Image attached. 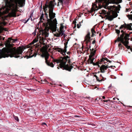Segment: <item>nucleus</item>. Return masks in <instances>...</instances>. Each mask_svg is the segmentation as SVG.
Returning <instances> with one entry per match:
<instances>
[{"label": "nucleus", "instance_id": "ddd939ff", "mask_svg": "<svg viewBox=\"0 0 132 132\" xmlns=\"http://www.w3.org/2000/svg\"><path fill=\"white\" fill-rule=\"evenodd\" d=\"M110 67H108V65H102L100 67V70L101 72L104 73L105 72V71L107 69L110 68Z\"/></svg>", "mask_w": 132, "mask_h": 132}, {"label": "nucleus", "instance_id": "4be33fe9", "mask_svg": "<svg viewBox=\"0 0 132 132\" xmlns=\"http://www.w3.org/2000/svg\"><path fill=\"white\" fill-rule=\"evenodd\" d=\"M44 14L43 13H42L41 16L40 17V18L39 19H40V21H41L42 20V19L44 20V19H43V17H44Z\"/></svg>", "mask_w": 132, "mask_h": 132}, {"label": "nucleus", "instance_id": "e433bc0d", "mask_svg": "<svg viewBox=\"0 0 132 132\" xmlns=\"http://www.w3.org/2000/svg\"><path fill=\"white\" fill-rule=\"evenodd\" d=\"M126 12H128V11H129V9H128L127 8L126 9Z\"/></svg>", "mask_w": 132, "mask_h": 132}, {"label": "nucleus", "instance_id": "052dcab7", "mask_svg": "<svg viewBox=\"0 0 132 132\" xmlns=\"http://www.w3.org/2000/svg\"><path fill=\"white\" fill-rule=\"evenodd\" d=\"M104 63L105 64L106 63V62H104Z\"/></svg>", "mask_w": 132, "mask_h": 132}, {"label": "nucleus", "instance_id": "79ce46f5", "mask_svg": "<svg viewBox=\"0 0 132 132\" xmlns=\"http://www.w3.org/2000/svg\"><path fill=\"white\" fill-rule=\"evenodd\" d=\"M110 101V100H106V102H108V101Z\"/></svg>", "mask_w": 132, "mask_h": 132}, {"label": "nucleus", "instance_id": "2f4dec72", "mask_svg": "<svg viewBox=\"0 0 132 132\" xmlns=\"http://www.w3.org/2000/svg\"><path fill=\"white\" fill-rule=\"evenodd\" d=\"M123 28H124V24L121 25V26L119 27V29H121Z\"/></svg>", "mask_w": 132, "mask_h": 132}, {"label": "nucleus", "instance_id": "20e7f679", "mask_svg": "<svg viewBox=\"0 0 132 132\" xmlns=\"http://www.w3.org/2000/svg\"><path fill=\"white\" fill-rule=\"evenodd\" d=\"M50 57L53 59V62H56L57 63H60V67L61 68H63L65 69L70 71L73 66L71 63L70 57L68 55L61 57L60 59H54L52 55Z\"/></svg>", "mask_w": 132, "mask_h": 132}, {"label": "nucleus", "instance_id": "69168bd1", "mask_svg": "<svg viewBox=\"0 0 132 132\" xmlns=\"http://www.w3.org/2000/svg\"><path fill=\"white\" fill-rule=\"evenodd\" d=\"M1 8L0 9V11H1Z\"/></svg>", "mask_w": 132, "mask_h": 132}, {"label": "nucleus", "instance_id": "58836bf2", "mask_svg": "<svg viewBox=\"0 0 132 132\" xmlns=\"http://www.w3.org/2000/svg\"><path fill=\"white\" fill-rule=\"evenodd\" d=\"M37 29L36 28H35V29L34 32H35V33H36L37 32Z\"/></svg>", "mask_w": 132, "mask_h": 132}, {"label": "nucleus", "instance_id": "9d476101", "mask_svg": "<svg viewBox=\"0 0 132 132\" xmlns=\"http://www.w3.org/2000/svg\"><path fill=\"white\" fill-rule=\"evenodd\" d=\"M49 54L48 53H47L44 55V56L45 57V62L48 65L52 67H53L54 65L53 63L52 62H50V61H48L47 60L49 58Z\"/></svg>", "mask_w": 132, "mask_h": 132}, {"label": "nucleus", "instance_id": "6e6552de", "mask_svg": "<svg viewBox=\"0 0 132 132\" xmlns=\"http://www.w3.org/2000/svg\"><path fill=\"white\" fill-rule=\"evenodd\" d=\"M95 51L93 49L91 52L89 56V58L87 61L88 64H93L94 65V63L93 62V60L95 59L93 57V56L95 55Z\"/></svg>", "mask_w": 132, "mask_h": 132}, {"label": "nucleus", "instance_id": "3c124183", "mask_svg": "<svg viewBox=\"0 0 132 132\" xmlns=\"http://www.w3.org/2000/svg\"><path fill=\"white\" fill-rule=\"evenodd\" d=\"M113 102H114V101H111V102H112L113 103Z\"/></svg>", "mask_w": 132, "mask_h": 132}, {"label": "nucleus", "instance_id": "cd10ccee", "mask_svg": "<svg viewBox=\"0 0 132 132\" xmlns=\"http://www.w3.org/2000/svg\"><path fill=\"white\" fill-rule=\"evenodd\" d=\"M32 14H30V16L29 19H30L31 21H33V20H32Z\"/></svg>", "mask_w": 132, "mask_h": 132}, {"label": "nucleus", "instance_id": "a18cd8bd", "mask_svg": "<svg viewBox=\"0 0 132 132\" xmlns=\"http://www.w3.org/2000/svg\"><path fill=\"white\" fill-rule=\"evenodd\" d=\"M102 98H103L104 99L105 98V97L104 96H103Z\"/></svg>", "mask_w": 132, "mask_h": 132}, {"label": "nucleus", "instance_id": "6e6d98bb", "mask_svg": "<svg viewBox=\"0 0 132 132\" xmlns=\"http://www.w3.org/2000/svg\"><path fill=\"white\" fill-rule=\"evenodd\" d=\"M51 84H52H52H53V83H51Z\"/></svg>", "mask_w": 132, "mask_h": 132}, {"label": "nucleus", "instance_id": "c756f323", "mask_svg": "<svg viewBox=\"0 0 132 132\" xmlns=\"http://www.w3.org/2000/svg\"><path fill=\"white\" fill-rule=\"evenodd\" d=\"M88 125H91L92 126V127H93L94 128H95V125L94 123H90Z\"/></svg>", "mask_w": 132, "mask_h": 132}, {"label": "nucleus", "instance_id": "bb28decb", "mask_svg": "<svg viewBox=\"0 0 132 132\" xmlns=\"http://www.w3.org/2000/svg\"><path fill=\"white\" fill-rule=\"evenodd\" d=\"M127 16L129 18V19L132 20V14L128 15Z\"/></svg>", "mask_w": 132, "mask_h": 132}, {"label": "nucleus", "instance_id": "423d86ee", "mask_svg": "<svg viewBox=\"0 0 132 132\" xmlns=\"http://www.w3.org/2000/svg\"><path fill=\"white\" fill-rule=\"evenodd\" d=\"M40 34L39 35H37L36 37L33 40L32 43L33 44L37 42L39 38V42H44L45 39V38L47 37L48 36V31L46 28L44 29H42L40 31Z\"/></svg>", "mask_w": 132, "mask_h": 132}, {"label": "nucleus", "instance_id": "1a4fd4ad", "mask_svg": "<svg viewBox=\"0 0 132 132\" xmlns=\"http://www.w3.org/2000/svg\"><path fill=\"white\" fill-rule=\"evenodd\" d=\"M67 43L68 42L64 43V50L60 48H58L56 49V51L60 53L63 55L64 56L66 54L65 53L67 52Z\"/></svg>", "mask_w": 132, "mask_h": 132}, {"label": "nucleus", "instance_id": "2eb2a0df", "mask_svg": "<svg viewBox=\"0 0 132 132\" xmlns=\"http://www.w3.org/2000/svg\"><path fill=\"white\" fill-rule=\"evenodd\" d=\"M126 28L127 29L129 30H132V23H130L129 24H126L124 23V29Z\"/></svg>", "mask_w": 132, "mask_h": 132}, {"label": "nucleus", "instance_id": "4468645a", "mask_svg": "<svg viewBox=\"0 0 132 132\" xmlns=\"http://www.w3.org/2000/svg\"><path fill=\"white\" fill-rule=\"evenodd\" d=\"M17 41V39H11V38H9L8 39V40L7 41L8 45L9 46H11L12 43H15V42Z\"/></svg>", "mask_w": 132, "mask_h": 132}, {"label": "nucleus", "instance_id": "dca6fc26", "mask_svg": "<svg viewBox=\"0 0 132 132\" xmlns=\"http://www.w3.org/2000/svg\"><path fill=\"white\" fill-rule=\"evenodd\" d=\"M124 106H125V110L124 111V114H127L129 113V114L131 115V113H132V112L130 110H126V109H127L128 107H132V106H126L125 105Z\"/></svg>", "mask_w": 132, "mask_h": 132}, {"label": "nucleus", "instance_id": "13d9d810", "mask_svg": "<svg viewBox=\"0 0 132 132\" xmlns=\"http://www.w3.org/2000/svg\"><path fill=\"white\" fill-rule=\"evenodd\" d=\"M96 100H97V98H96Z\"/></svg>", "mask_w": 132, "mask_h": 132}, {"label": "nucleus", "instance_id": "7c9ffc66", "mask_svg": "<svg viewBox=\"0 0 132 132\" xmlns=\"http://www.w3.org/2000/svg\"><path fill=\"white\" fill-rule=\"evenodd\" d=\"M54 36L57 37H59L60 36L59 33H57L54 35Z\"/></svg>", "mask_w": 132, "mask_h": 132}, {"label": "nucleus", "instance_id": "39448f33", "mask_svg": "<svg viewBox=\"0 0 132 132\" xmlns=\"http://www.w3.org/2000/svg\"><path fill=\"white\" fill-rule=\"evenodd\" d=\"M12 2H15V5L12 4L11 7H10V9L11 10L10 14L12 16L15 17L16 16V13L17 11V4L18 3L22 7L25 4V0H19L17 1V0H10Z\"/></svg>", "mask_w": 132, "mask_h": 132}, {"label": "nucleus", "instance_id": "f3484780", "mask_svg": "<svg viewBox=\"0 0 132 132\" xmlns=\"http://www.w3.org/2000/svg\"><path fill=\"white\" fill-rule=\"evenodd\" d=\"M90 33L89 32H88L85 38V40L86 42V43H87L89 41L90 37Z\"/></svg>", "mask_w": 132, "mask_h": 132}, {"label": "nucleus", "instance_id": "6ab92c4d", "mask_svg": "<svg viewBox=\"0 0 132 132\" xmlns=\"http://www.w3.org/2000/svg\"><path fill=\"white\" fill-rule=\"evenodd\" d=\"M101 61H106L108 62H109L110 63H111V61L109 60L107 58H103L102 59Z\"/></svg>", "mask_w": 132, "mask_h": 132}, {"label": "nucleus", "instance_id": "864d4df0", "mask_svg": "<svg viewBox=\"0 0 132 132\" xmlns=\"http://www.w3.org/2000/svg\"><path fill=\"white\" fill-rule=\"evenodd\" d=\"M110 67H111V68L112 67H113V66H112H112H111Z\"/></svg>", "mask_w": 132, "mask_h": 132}, {"label": "nucleus", "instance_id": "37998d69", "mask_svg": "<svg viewBox=\"0 0 132 132\" xmlns=\"http://www.w3.org/2000/svg\"><path fill=\"white\" fill-rule=\"evenodd\" d=\"M103 102H106V100H103Z\"/></svg>", "mask_w": 132, "mask_h": 132}, {"label": "nucleus", "instance_id": "7ed1b4c3", "mask_svg": "<svg viewBox=\"0 0 132 132\" xmlns=\"http://www.w3.org/2000/svg\"><path fill=\"white\" fill-rule=\"evenodd\" d=\"M23 50L21 48L16 49L14 48H9L6 49L4 52L0 54V59L10 56L11 57H14L15 58L20 57L21 59L24 56L19 55L23 53Z\"/></svg>", "mask_w": 132, "mask_h": 132}, {"label": "nucleus", "instance_id": "de8ad7c7", "mask_svg": "<svg viewBox=\"0 0 132 132\" xmlns=\"http://www.w3.org/2000/svg\"><path fill=\"white\" fill-rule=\"evenodd\" d=\"M95 77L96 78H97V77H97V76H96V75H95Z\"/></svg>", "mask_w": 132, "mask_h": 132}, {"label": "nucleus", "instance_id": "9b49d317", "mask_svg": "<svg viewBox=\"0 0 132 132\" xmlns=\"http://www.w3.org/2000/svg\"><path fill=\"white\" fill-rule=\"evenodd\" d=\"M124 46H127L129 48L130 46H128L129 44L128 40L129 39V37L130 36V34L125 33L124 32Z\"/></svg>", "mask_w": 132, "mask_h": 132}, {"label": "nucleus", "instance_id": "f03ea898", "mask_svg": "<svg viewBox=\"0 0 132 132\" xmlns=\"http://www.w3.org/2000/svg\"><path fill=\"white\" fill-rule=\"evenodd\" d=\"M54 5L52 2L46 3L43 7V9L45 13V15L48 21L51 24L50 28L53 32L57 30V21L56 18L53 19L55 17V14L53 12Z\"/></svg>", "mask_w": 132, "mask_h": 132}, {"label": "nucleus", "instance_id": "e2e57ef3", "mask_svg": "<svg viewBox=\"0 0 132 132\" xmlns=\"http://www.w3.org/2000/svg\"><path fill=\"white\" fill-rule=\"evenodd\" d=\"M81 22H79V23H80V24Z\"/></svg>", "mask_w": 132, "mask_h": 132}, {"label": "nucleus", "instance_id": "c03bdc74", "mask_svg": "<svg viewBox=\"0 0 132 132\" xmlns=\"http://www.w3.org/2000/svg\"><path fill=\"white\" fill-rule=\"evenodd\" d=\"M43 125H46V124L45 123H44V122L43 123Z\"/></svg>", "mask_w": 132, "mask_h": 132}, {"label": "nucleus", "instance_id": "aec40b11", "mask_svg": "<svg viewBox=\"0 0 132 132\" xmlns=\"http://www.w3.org/2000/svg\"><path fill=\"white\" fill-rule=\"evenodd\" d=\"M60 32L59 33V34L60 35H61V36H63L64 35V31L63 30H60Z\"/></svg>", "mask_w": 132, "mask_h": 132}, {"label": "nucleus", "instance_id": "a19ab883", "mask_svg": "<svg viewBox=\"0 0 132 132\" xmlns=\"http://www.w3.org/2000/svg\"><path fill=\"white\" fill-rule=\"evenodd\" d=\"M95 43V40L94 41H93V42H92V44H94Z\"/></svg>", "mask_w": 132, "mask_h": 132}, {"label": "nucleus", "instance_id": "412c9836", "mask_svg": "<svg viewBox=\"0 0 132 132\" xmlns=\"http://www.w3.org/2000/svg\"><path fill=\"white\" fill-rule=\"evenodd\" d=\"M91 32L92 33V37H93V36L94 35V33H95V31L94 29L93 28H92L91 29Z\"/></svg>", "mask_w": 132, "mask_h": 132}, {"label": "nucleus", "instance_id": "72a5a7b5", "mask_svg": "<svg viewBox=\"0 0 132 132\" xmlns=\"http://www.w3.org/2000/svg\"><path fill=\"white\" fill-rule=\"evenodd\" d=\"M113 100H119V99L118 98H115V97L114 98H113Z\"/></svg>", "mask_w": 132, "mask_h": 132}, {"label": "nucleus", "instance_id": "ea45409f", "mask_svg": "<svg viewBox=\"0 0 132 132\" xmlns=\"http://www.w3.org/2000/svg\"><path fill=\"white\" fill-rule=\"evenodd\" d=\"M29 20V19H28L26 21V22H25V23H26Z\"/></svg>", "mask_w": 132, "mask_h": 132}, {"label": "nucleus", "instance_id": "a211bd4d", "mask_svg": "<svg viewBox=\"0 0 132 132\" xmlns=\"http://www.w3.org/2000/svg\"><path fill=\"white\" fill-rule=\"evenodd\" d=\"M128 46H130V47H129V48H128V47H127V46H125V47H126V48L124 49V50H125V51H128L127 50L130 49V51L131 52H132V46L131 47V46H130L128 45Z\"/></svg>", "mask_w": 132, "mask_h": 132}, {"label": "nucleus", "instance_id": "a878e982", "mask_svg": "<svg viewBox=\"0 0 132 132\" xmlns=\"http://www.w3.org/2000/svg\"><path fill=\"white\" fill-rule=\"evenodd\" d=\"M64 28V26L62 24H61V26L60 28V30H63V29Z\"/></svg>", "mask_w": 132, "mask_h": 132}, {"label": "nucleus", "instance_id": "8fccbe9b", "mask_svg": "<svg viewBox=\"0 0 132 132\" xmlns=\"http://www.w3.org/2000/svg\"><path fill=\"white\" fill-rule=\"evenodd\" d=\"M111 84L110 86H109V88L110 87H111Z\"/></svg>", "mask_w": 132, "mask_h": 132}, {"label": "nucleus", "instance_id": "c9c22d12", "mask_svg": "<svg viewBox=\"0 0 132 132\" xmlns=\"http://www.w3.org/2000/svg\"><path fill=\"white\" fill-rule=\"evenodd\" d=\"M96 79L98 81H101V80H99V78H98V77H97V78H96Z\"/></svg>", "mask_w": 132, "mask_h": 132}, {"label": "nucleus", "instance_id": "49530a36", "mask_svg": "<svg viewBox=\"0 0 132 132\" xmlns=\"http://www.w3.org/2000/svg\"><path fill=\"white\" fill-rule=\"evenodd\" d=\"M73 22L74 24H75V23H76V21H73Z\"/></svg>", "mask_w": 132, "mask_h": 132}, {"label": "nucleus", "instance_id": "774afa93", "mask_svg": "<svg viewBox=\"0 0 132 132\" xmlns=\"http://www.w3.org/2000/svg\"><path fill=\"white\" fill-rule=\"evenodd\" d=\"M57 68H58V69H59V67H57Z\"/></svg>", "mask_w": 132, "mask_h": 132}, {"label": "nucleus", "instance_id": "603ef678", "mask_svg": "<svg viewBox=\"0 0 132 132\" xmlns=\"http://www.w3.org/2000/svg\"><path fill=\"white\" fill-rule=\"evenodd\" d=\"M130 40L131 41H132V37L131 38V39H130Z\"/></svg>", "mask_w": 132, "mask_h": 132}, {"label": "nucleus", "instance_id": "4d7b16f0", "mask_svg": "<svg viewBox=\"0 0 132 132\" xmlns=\"http://www.w3.org/2000/svg\"><path fill=\"white\" fill-rule=\"evenodd\" d=\"M57 31H58V32H59V29H58H58H57Z\"/></svg>", "mask_w": 132, "mask_h": 132}, {"label": "nucleus", "instance_id": "f257e3e1", "mask_svg": "<svg viewBox=\"0 0 132 132\" xmlns=\"http://www.w3.org/2000/svg\"><path fill=\"white\" fill-rule=\"evenodd\" d=\"M122 0H98V5L95 6V10L97 11L102 7L108 10L107 11L102 10L99 12L102 18H105L111 21L117 17V13L120 10L121 6L118 4L121 2Z\"/></svg>", "mask_w": 132, "mask_h": 132}, {"label": "nucleus", "instance_id": "f8f14e48", "mask_svg": "<svg viewBox=\"0 0 132 132\" xmlns=\"http://www.w3.org/2000/svg\"><path fill=\"white\" fill-rule=\"evenodd\" d=\"M67 2V0H58L57 3V5L58 6H62L61 8L63 7V4H66Z\"/></svg>", "mask_w": 132, "mask_h": 132}, {"label": "nucleus", "instance_id": "b1692460", "mask_svg": "<svg viewBox=\"0 0 132 132\" xmlns=\"http://www.w3.org/2000/svg\"><path fill=\"white\" fill-rule=\"evenodd\" d=\"M27 55H31V54L32 53V51L31 50H28V51L27 52Z\"/></svg>", "mask_w": 132, "mask_h": 132}, {"label": "nucleus", "instance_id": "5701e85b", "mask_svg": "<svg viewBox=\"0 0 132 132\" xmlns=\"http://www.w3.org/2000/svg\"><path fill=\"white\" fill-rule=\"evenodd\" d=\"M41 81L42 82V84H44L47 83H48V82H47V80L45 79L44 80H41Z\"/></svg>", "mask_w": 132, "mask_h": 132}, {"label": "nucleus", "instance_id": "680f3d73", "mask_svg": "<svg viewBox=\"0 0 132 132\" xmlns=\"http://www.w3.org/2000/svg\"><path fill=\"white\" fill-rule=\"evenodd\" d=\"M99 99H100V98H98V99H97V100H99Z\"/></svg>", "mask_w": 132, "mask_h": 132}, {"label": "nucleus", "instance_id": "5fc2aeb1", "mask_svg": "<svg viewBox=\"0 0 132 132\" xmlns=\"http://www.w3.org/2000/svg\"><path fill=\"white\" fill-rule=\"evenodd\" d=\"M121 76H122V75H123V73H121Z\"/></svg>", "mask_w": 132, "mask_h": 132}, {"label": "nucleus", "instance_id": "c85d7f7f", "mask_svg": "<svg viewBox=\"0 0 132 132\" xmlns=\"http://www.w3.org/2000/svg\"><path fill=\"white\" fill-rule=\"evenodd\" d=\"M100 76H101V77L102 78V79L101 80V81H104V80H106V78H104L101 75H100Z\"/></svg>", "mask_w": 132, "mask_h": 132}, {"label": "nucleus", "instance_id": "473e14b6", "mask_svg": "<svg viewBox=\"0 0 132 132\" xmlns=\"http://www.w3.org/2000/svg\"><path fill=\"white\" fill-rule=\"evenodd\" d=\"M36 54H34L33 55H30L29 57H31L32 56H34L35 57L36 56Z\"/></svg>", "mask_w": 132, "mask_h": 132}, {"label": "nucleus", "instance_id": "4c0bfd02", "mask_svg": "<svg viewBox=\"0 0 132 132\" xmlns=\"http://www.w3.org/2000/svg\"><path fill=\"white\" fill-rule=\"evenodd\" d=\"M36 33H35V32H33L32 34L34 35V36L36 35Z\"/></svg>", "mask_w": 132, "mask_h": 132}, {"label": "nucleus", "instance_id": "393cba45", "mask_svg": "<svg viewBox=\"0 0 132 132\" xmlns=\"http://www.w3.org/2000/svg\"><path fill=\"white\" fill-rule=\"evenodd\" d=\"M13 117H14V119L15 120H16L18 122L19 121V119L18 118V117L17 116H13Z\"/></svg>", "mask_w": 132, "mask_h": 132}, {"label": "nucleus", "instance_id": "0e129e2a", "mask_svg": "<svg viewBox=\"0 0 132 132\" xmlns=\"http://www.w3.org/2000/svg\"><path fill=\"white\" fill-rule=\"evenodd\" d=\"M83 20H82V21L81 22V23L82 22Z\"/></svg>", "mask_w": 132, "mask_h": 132}, {"label": "nucleus", "instance_id": "f704fd0d", "mask_svg": "<svg viewBox=\"0 0 132 132\" xmlns=\"http://www.w3.org/2000/svg\"><path fill=\"white\" fill-rule=\"evenodd\" d=\"M81 25H79V24H77V28H79L80 27V26Z\"/></svg>", "mask_w": 132, "mask_h": 132}, {"label": "nucleus", "instance_id": "338daca9", "mask_svg": "<svg viewBox=\"0 0 132 132\" xmlns=\"http://www.w3.org/2000/svg\"><path fill=\"white\" fill-rule=\"evenodd\" d=\"M55 5H56V3H55Z\"/></svg>", "mask_w": 132, "mask_h": 132}, {"label": "nucleus", "instance_id": "0eeeda50", "mask_svg": "<svg viewBox=\"0 0 132 132\" xmlns=\"http://www.w3.org/2000/svg\"><path fill=\"white\" fill-rule=\"evenodd\" d=\"M116 32L118 34V37L117 39L115 41L114 44L117 42H120L118 44V46L120 49H122L124 48L123 45H124V32L123 30H121V32L122 33V34L119 37V34L120 31L119 30L115 29Z\"/></svg>", "mask_w": 132, "mask_h": 132}, {"label": "nucleus", "instance_id": "09e8293b", "mask_svg": "<svg viewBox=\"0 0 132 132\" xmlns=\"http://www.w3.org/2000/svg\"><path fill=\"white\" fill-rule=\"evenodd\" d=\"M70 53V52H68L67 53V54H69Z\"/></svg>", "mask_w": 132, "mask_h": 132}, {"label": "nucleus", "instance_id": "bf43d9fd", "mask_svg": "<svg viewBox=\"0 0 132 132\" xmlns=\"http://www.w3.org/2000/svg\"><path fill=\"white\" fill-rule=\"evenodd\" d=\"M116 77H115L114 78L116 79Z\"/></svg>", "mask_w": 132, "mask_h": 132}]
</instances>
